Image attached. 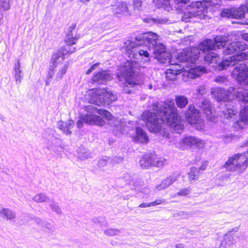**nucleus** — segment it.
Here are the masks:
<instances>
[{"mask_svg":"<svg viewBox=\"0 0 248 248\" xmlns=\"http://www.w3.org/2000/svg\"><path fill=\"white\" fill-rule=\"evenodd\" d=\"M77 24L73 23L68 29L66 37L65 39L66 44H75L80 37V35H76L74 37L72 33L73 31L75 30Z\"/></svg>","mask_w":248,"mask_h":248,"instance_id":"aec40b11","label":"nucleus"},{"mask_svg":"<svg viewBox=\"0 0 248 248\" xmlns=\"http://www.w3.org/2000/svg\"><path fill=\"white\" fill-rule=\"evenodd\" d=\"M98 113L101 115L103 118H105L107 120H110L111 119L112 115L107 110L99 109L98 110Z\"/></svg>","mask_w":248,"mask_h":248,"instance_id":"e433bc0d","label":"nucleus"},{"mask_svg":"<svg viewBox=\"0 0 248 248\" xmlns=\"http://www.w3.org/2000/svg\"><path fill=\"white\" fill-rule=\"evenodd\" d=\"M167 160L159 157L155 154H146L140 161V165L142 169H148L152 167H161L167 163Z\"/></svg>","mask_w":248,"mask_h":248,"instance_id":"6e6552de","label":"nucleus"},{"mask_svg":"<svg viewBox=\"0 0 248 248\" xmlns=\"http://www.w3.org/2000/svg\"><path fill=\"white\" fill-rule=\"evenodd\" d=\"M47 203L49 204L53 212H55L58 215H61L62 211L58 203L55 202L53 199H51V200L47 201Z\"/></svg>","mask_w":248,"mask_h":248,"instance_id":"473e14b6","label":"nucleus"},{"mask_svg":"<svg viewBox=\"0 0 248 248\" xmlns=\"http://www.w3.org/2000/svg\"><path fill=\"white\" fill-rule=\"evenodd\" d=\"M245 233L243 232L233 233V231L230 232L224 236L221 241L219 248H231L238 241L244 238Z\"/></svg>","mask_w":248,"mask_h":248,"instance_id":"1a4fd4ad","label":"nucleus"},{"mask_svg":"<svg viewBox=\"0 0 248 248\" xmlns=\"http://www.w3.org/2000/svg\"><path fill=\"white\" fill-rule=\"evenodd\" d=\"M68 124H64L63 123L62 121H61L60 124L59 125V129L62 131L63 130H65L66 127L67 126Z\"/></svg>","mask_w":248,"mask_h":248,"instance_id":"603ef678","label":"nucleus"},{"mask_svg":"<svg viewBox=\"0 0 248 248\" xmlns=\"http://www.w3.org/2000/svg\"><path fill=\"white\" fill-rule=\"evenodd\" d=\"M142 3V2L141 0H133V3L134 10L138 11L140 10Z\"/></svg>","mask_w":248,"mask_h":248,"instance_id":"c03bdc74","label":"nucleus"},{"mask_svg":"<svg viewBox=\"0 0 248 248\" xmlns=\"http://www.w3.org/2000/svg\"><path fill=\"white\" fill-rule=\"evenodd\" d=\"M176 180L177 177L176 176H170L162 181L159 185L156 186V188L159 190L165 189L176 181Z\"/></svg>","mask_w":248,"mask_h":248,"instance_id":"cd10ccee","label":"nucleus"},{"mask_svg":"<svg viewBox=\"0 0 248 248\" xmlns=\"http://www.w3.org/2000/svg\"><path fill=\"white\" fill-rule=\"evenodd\" d=\"M202 172L199 170L198 168L192 167L188 173V178L191 182L198 180Z\"/></svg>","mask_w":248,"mask_h":248,"instance_id":"c85d7f7f","label":"nucleus"},{"mask_svg":"<svg viewBox=\"0 0 248 248\" xmlns=\"http://www.w3.org/2000/svg\"><path fill=\"white\" fill-rule=\"evenodd\" d=\"M198 107L206 115L208 120L213 122L215 121L217 116L216 111L213 108L212 104L208 99H204L201 103L199 102Z\"/></svg>","mask_w":248,"mask_h":248,"instance_id":"9b49d317","label":"nucleus"},{"mask_svg":"<svg viewBox=\"0 0 248 248\" xmlns=\"http://www.w3.org/2000/svg\"><path fill=\"white\" fill-rule=\"evenodd\" d=\"M34 221L38 224H41L42 225V220L41 218L38 217H35L34 218Z\"/></svg>","mask_w":248,"mask_h":248,"instance_id":"6e6d98bb","label":"nucleus"},{"mask_svg":"<svg viewBox=\"0 0 248 248\" xmlns=\"http://www.w3.org/2000/svg\"><path fill=\"white\" fill-rule=\"evenodd\" d=\"M32 200L37 202H47L51 199L48 198L46 195L43 193H38L32 198Z\"/></svg>","mask_w":248,"mask_h":248,"instance_id":"f704fd0d","label":"nucleus"},{"mask_svg":"<svg viewBox=\"0 0 248 248\" xmlns=\"http://www.w3.org/2000/svg\"><path fill=\"white\" fill-rule=\"evenodd\" d=\"M123 160V157L121 156H115L114 157L111 158L110 157V162L112 164L119 163L122 162Z\"/></svg>","mask_w":248,"mask_h":248,"instance_id":"49530a36","label":"nucleus"},{"mask_svg":"<svg viewBox=\"0 0 248 248\" xmlns=\"http://www.w3.org/2000/svg\"><path fill=\"white\" fill-rule=\"evenodd\" d=\"M225 45V43L224 42V41H220V38L219 37V36L218 35V49H220V46H221L222 48Z\"/></svg>","mask_w":248,"mask_h":248,"instance_id":"5fc2aeb1","label":"nucleus"},{"mask_svg":"<svg viewBox=\"0 0 248 248\" xmlns=\"http://www.w3.org/2000/svg\"><path fill=\"white\" fill-rule=\"evenodd\" d=\"M0 119H1L2 121H3V119H4V117H3V116L1 115V116H0Z\"/></svg>","mask_w":248,"mask_h":248,"instance_id":"338daca9","label":"nucleus"},{"mask_svg":"<svg viewBox=\"0 0 248 248\" xmlns=\"http://www.w3.org/2000/svg\"><path fill=\"white\" fill-rule=\"evenodd\" d=\"M81 117L84 123L87 124H95L102 126L105 124L104 121L99 116L86 114Z\"/></svg>","mask_w":248,"mask_h":248,"instance_id":"a211bd4d","label":"nucleus"},{"mask_svg":"<svg viewBox=\"0 0 248 248\" xmlns=\"http://www.w3.org/2000/svg\"><path fill=\"white\" fill-rule=\"evenodd\" d=\"M56 63L55 62V61H54L52 63V65H50V67L48 71L46 76V78L45 81V84L46 86H48L52 81V78H53L54 75V68H55L56 66Z\"/></svg>","mask_w":248,"mask_h":248,"instance_id":"7c9ffc66","label":"nucleus"},{"mask_svg":"<svg viewBox=\"0 0 248 248\" xmlns=\"http://www.w3.org/2000/svg\"><path fill=\"white\" fill-rule=\"evenodd\" d=\"M148 88H149V89H152L153 88V86H152V84H149V85H148Z\"/></svg>","mask_w":248,"mask_h":248,"instance_id":"0e129e2a","label":"nucleus"},{"mask_svg":"<svg viewBox=\"0 0 248 248\" xmlns=\"http://www.w3.org/2000/svg\"><path fill=\"white\" fill-rule=\"evenodd\" d=\"M191 191V189L188 187L185 188L180 190L177 194V195L180 196H185L188 195Z\"/></svg>","mask_w":248,"mask_h":248,"instance_id":"37998d69","label":"nucleus"},{"mask_svg":"<svg viewBox=\"0 0 248 248\" xmlns=\"http://www.w3.org/2000/svg\"><path fill=\"white\" fill-rule=\"evenodd\" d=\"M90 0H80V1L82 3H86V2H89Z\"/></svg>","mask_w":248,"mask_h":248,"instance_id":"680f3d73","label":"nucleus"},{"mask_svg":"<svg viewBox=\"0 0 248 248\" xmlns=\"http://www.w3.org/2000/svg\"><path fill=\"white\" fill-rule=\"evenodd\" d=\"M120 232L121 231L117 229L110 228L104 231V233L109 236L119 235Z\"/></svg>","mask_w":248,"mask_h":248,"instance_id":"58836bf2","label":"nucleus"},{"mask_svg":"<svg viewBox=\"0 0 248 248\" xmlns=\"http://www.w3.org/2000/svg\"><path fill=\"white\" fill-rule=\"evenodd\" d=\"M111 9L114 15L122 14L128 10L127 5L125 2L121 1L116 4L112 5Z\"/></svg>","mask_w":248,"mask_h":248,"instance_id":"5701e85b","label":"nucleus"},{"mask_svg":"<svg viewBox=\"0 0 248 248\" xmlns=\"http://www.w3.org/2000/svg\"><path fill=\"white\" fill-rule=\"evenodd\" d=\"M83 123H84V122H83V121L82 120V119L81 117H80V118L79 119V120L78 121L77 123V127L78 128H81L83 125Z\"/></svg>","mask_w":248,"mask_h":248,"instance_id":"864d4df0","label":"nucleus"},{"mask_svg":"<svg viewBox=\"0 0 248 248\" xmlns=\"http://www.w3.org/2000/svg\"><path fill=\"white\" fill-rule=\"evenodd\" d=\"M214 81L215 82H217V77H216L214 79Z\"/></svg>","mask_w":248,"mask_h":248,"instance_id":"774afa93","label":"nucleus"},{"mask_svg":"<svg viewBox=\"0 0 248 248\" xmlns=\"http://www.w3.org/2000/svg\"><path fill=\"white\" fill-rule=\"evenodd\" d=\"M206 92V89L203 86H199L196 90V93L198 94V96H202Z\"/></svg>","mask_w":248,"mask_h":248,"instance_id":"a18cd8bd","label":"nucleus"},{"mask_svg":"<svg viewBox=\"0 0 248 248\" xmlns=\"http://www.w3.org/2000/svg\"><path fill=\"white\" fill-rule=\"evenodd\" d=\"M183 142L185 145L198 149L202 148L204 145L203 140L193 136L184 138L183 139Z\"/></svg>","mask_w":248,"mask_h":248,"instance_id":"f3484780","label":"nucleus"},{"mask_svg":"<svg viewBox=\"0 0 248 248\" xmlns=\"http://www.w3.org/2000/svg\"><path fill=\"white\" fill-rule=\"evenodd\" d=\"M176 248H184V245L183 244H178L175 246Z\"/></svg>","mask_w":248,"mask_h":248,"instance_id":"bf43d9fd","label":"nucleus"},{"mask_svg":"<svg viewBox=\"0 0 248 248\" xmlns=\"http://www.w3.org/2000/svg\"><path fill=\"white\" fill-rule=\"evenodd\" d=\"M185 118L190 124H198L201 121V112L193 105L190 104L185 111Z\"/></svg>","mask_w":248,"mask_h":248,"instance_id":"ddd939ff","label":"nucleus"},{"mask_svg":"<svg viewBox=\"0 0 248 248\" xmlns=\"http://www.w3.org/2000/svg\"><path fill=\"white\" fill-rule=\"evenodd\" d=\"M77 154L78 158H80L81 160L88 159L92 156L90 151L83 146H81L78 148Z\"/></svg>","mask_w":248,"mask_h":248,"instance_id":"bb28decb","label":"nucleus"},{"mask_svg":"<svg viewBox=\"0 0 248 248\" xmlns=\"http://www.w3.org/2000/svg\"><path fill=\"white\" fill-rule=\"evenodd\" d=\"M242 39L248 42V33H244L242 34Z\"/></svg>","mask_w":248,"mask_h":248,"instance_id":"4d7b16f0","label":"nucleus"},{"mask_svg":"<svg viewBox=\"0 0 248 248\" xmlns=\"http://www.w3.org/2000/svg\"><path fill=\"white\" fill-rule=\"evenodd\" d=\"M158 35L153 32H145L135 38L127 46V53L129 58L137 60H127L120 68L116 76L118 80L124 81L123 91L128 94L133 93L135 86L140 84L142 81L140 75V68L146 66L141 65L150 61V54L147 50L137 48V46L144 45L150 51L152 50L154 57L161 63H165L170 60V54L166 51V46L158 43Z\"/></svg>","mask_w":248,"mask_h":248,"instance_id":"f257e3e1","label":"nucleus"},{"mask_svg":"<svg viewBox=\"0 0 248 248\" xmlns=\"http://www.w3.org/2000/svg\"><path fill=\"white\" fill-rule=\"evenodd\" d=\"M220 16L222 17L232 18V8L223 9L220 13Z\"/></svg>","mask_w":248,"mask_h":248,"instance_id":"4c0bfd02","label":"nucleus"},{"mask_svg":"<svg viewBox=\"0 0 248 248\" xmlns=\"http://www.w3.org/2000/svg\"><path fill=\"white\" fill-rule=\"evenodd\" d=\"M112 78V75L109 71L102 70L95 73L92 77L93 82H96L99 84H104Z\"/></svg>","mask_w":248,"mask_h":248,"instance_id":"2eb2a0df","label":"nucleus"},{"mask_svg":"<svg viewBox=\"0 0 248 248\" xmlns=\"http://www.w3.org/2000/svg\"><path fill=\"white\" fill-rule=\"evenodd\" d=\"M240 116L239 120L234 123V127H237L239 126L242 128V126H241V123L243 124L248 123V106H247L241 110Z\"/></svg>","mask_w":248,"mask_h":248,"instance_id":"412c9836","label":"nucleus"},{"mask_svg":"<svg viewBox=\"0 0 248 248\" xmlns=\"http://www.w3.org/2000/svg\"><path fill=\"white\" fill-rule=\"evenodd\" d=\"M218 107L220 105H224L226 108L224 110H219L218 115L223 114L227 119L232 118L236 113V111L233 108L227 107L230 101L235 98L238 101L244 104L248 103V92L247 89L230 88L229 91L218 87Z\"/></svg>","mask_w":248,"mask_h":248,"instance_id":"7ed1b4c3","label":"nucleus"},{"mask_svg":"<svg viewBox=\"0 0 248 248\" xmlns=\"http://www.w3.org/2000/svg\"><path fill=\"white\" fill-rule=\"evenodd\" d=\"M124 178L126 179L128 181V183H130L131 181L133 182V188L137 191H141L142 186H143L144 182L143 180L140 178H136L133 179L131 178V176H130L129 174H125L124 176Z\"/></svg>","mask_w":248,"mask_h":248,"instance_id":"4be33fe9","label":"nucleus"},{"mask_svg":"<svg viewBox=\"0 0 248 248\" xmlns=\"http://www.w3.org/2000/svg\"><path fill=\"white\" fill-rule=\"evenodd\" d=\"M16 213L9 208H0V217L6 220H12L16 217Z\"/></svg>","mask_w":248,"mask_h":248,"instance_id":"b1692460","label":"nucleus"},{"mask_svg":"<svg viewBox=\"0 0 248 248\" xmlns=\"http://www.w3.org/2000/svg\"><path fill=\"white\" fill-rule=\"evenodd\" d=\"M132 139L136 143H147L149 141L147 133L140 127L136 128L135 134L132 136Z\"/></svg>","mask_w":248,"mask_h":248,"instance_id":"dca6fc26","label":"nucleus"},{"mask_svg":"<svg viewBox=\"0 0 248 248\" xmlns=\"http://www.w3.org/2000/svg\"><path fill=\"white\" fill-rule=\"evenodd\" d=\"M187 215V213L184 211H177L173 214V217L180 219L186 217Z\"/></svg>","mask_w":248,"mask_h":248,"instance_id":"79ce46f5","label":"nucleus"},{"mask_svg":"<svg viewBox=\"0 0 248 248\" xmlns=\"http://www.w3.org/2000/svg\"><path fill=\"white\" fill-rule=\"evenodd\" d=\"M132 197V195L130 194L127 195L125 197H124V199L128 200Z\"/></svg>","mask_w":248,"mask_h":248,"instance_id":"052dcab7","label":"nucleus"},{"mask_svg":"<svg viewBox=\"0 0 248 248\" xmlns=\"http://www.w3.org/2000/svg\"><path fill=\"white\" fill-rule=\"evenodd\" d=\"M200 50L193 48L189 51H183L178 55V60L181 63L177 64L175 70L168 69L166 72V78L167 80L174 81L177 79V76L185 70V66H187L188 63L194 64L196 62L200 57Z\"/></svg>","mask_w":248,"mask_h":248,"instance_id":"39448f33","label":"nucleus"},{"mask_svg":"<svg viewBox=\"0 0 248 248\" xmlns=\"http://www.w3.org/2000/svg\"><path fill=\"white\" fill-rule=\"evenodd\" d=\"M117 100V96L111 92H106L98 95L95 94L91 99L92 103L98 106L109 105Z\"/></svg>","mask_w":248,"mask_h":248,"instance_id":"9d476101","label":"nucleus"},{"mask_svg":"<svg viewBox=\"0 0 248 248\" xmlns=\"http://www.w3.org/2000/svg\"><path fill=\"white\" fill-rule=\"evenodd\" d=\"M248 166V156L244 152L235 154L229 158L222 169H225L229 171H238L241 172Z\"/></svg>","mask_w":248,"mask_h":248,"instance_id":"0eeeda50","label":"nucleus"},{"mask_svg":"<svg viewBox=\"0 0 248 248\" xmlns=\"http://www.w3.org/2000/svg\"><path fill=\"white\" fill-rule=\"evenodd\" d=\"M99 63H95L92 65L90 68L88 69V70L86 71V75H89L94 70H95L97 67L98 66Z\"/></svg>","mask_w":248,"mask_h":248,"instance_id":"de8ad7c7","label":"nucleus"},{"mask_svg":"<svg viewBox=\"0 0 248 248\" xmlns=\"http://www.w3.org/2000/svg\"><path fill=\"white\" fill-rule=\"evenodd\" d=\"M217 47V35L214 36L213 40L207 38L201 42L199 45V48L205 54L203 56L204 61L207 64H213L212 66H217V54L213 52Z\"/></svg>","mask_w":248,"mask_h":248,"instance_id":"423d86ee","label":"nucleus"},{"mask_svg":"<svg viewBox=\"0 0 248 248\" xmlns=\"http://www.w3.org/2000/svg\"><path fill=\"white\" fill-rule=\"evenodd\" d=\"M247 12L248 13V2L239 8L232 7V18L242 19L245 17Z\"/></svg>","mask_w":248,"mask_h":248,"instance_id":"6ab92c4d","label":"nucleus"},{"mask_svg":"<svg viewBox=\"0 0 248 248\" xmlns=\"http://www.w3.org/2000/svg\"><path fill=\"white\" fill-rule=\"evenodd\" d=\"M14 70L15 71V79L16 84H19L21 82L22 78V71L21 69V65L19 60H18L15 64Z\"/></svg>","mask_w":248,"mask_h":248,"instance_id":"393cba45","label":"nucleus"},{"mask_svg":"<svg viewBox=\"0 0 248 248\" xmlns=\"http://www.w3.org/2000/svg\"><path fill=\"white\" fill-rule=\"evenodd\" d=\"M233 74L236 75L237 80L248 86V67L245 64H240L234 67Z\"/></svg>","mask_w":248,"mask_h":248,"instance_id":"4468645a","label":"nucleus"},{"mask_svg":"<svg viewBox=\"0 0 248 248\" xmlns=\"http://www.w3.org/2000/svg\"><path fill=\"white\" fill-rule=\"evenodd\" d=\"M92 221L94 224H96L100 226H104L106 224L104 218L102 217L93 218Z\"/></svg>","mask_w":248,"mask_h":248,"instance_id":"a19ab883","label":"nucleus"},{"mask_svg":"<svg viewBox=\"0 0 248 248\" xmlns=\"http://www.w3.org/2000/svg\"><path fill=\"white\" fill-rule=\"evenodd\" d=\"M71 124L70 123H69L67 126L66 127L65 130H63V132L66 135H71L72 133L71 131H70V129L71 128Z\"/></svg>","mask_w":248,"mask_h":248,"instance_id":"3c124183","label":"nucleus"},{"mask_svg":"<svg viewBox=\"0 0 248 248\" xmlns=\"http://www.w3.org/2000/svg\"><path fill=\"white\" fill-rule=\"evenodd\" d=\"M143 21L146 23H154L156 22V20L150 16H148L143 19Z\"/></svg>","mask_w":248,"mask_h":248,"instance_id":"09e8293b","label":"nucleus"},{"mask_svg":"<svg viewBox=\"0 0 248 248\" xmlns=\"http://www.w3.org/2000/svg\"><path fill=\"white\" fill-rule=\"evenodd\" d=\"M11 0H0V23L3 19V12L10 9Z\"/></svg>","mask_w":248,"mask_h":248,"instance_id":"a878e982","label":"nucleus"},{"mask_svg":"<svg viewBox=\"0 0 248 248\" xmlns=\"http://www.w3.org/2000/svg\"><path fill=\"white\" fill-rule=\"evenodd\" d=\"M73 45L66 44V46L61 48L56 53L52 55L51 59L56 63L62 61L68 55L76 51V48L72 46Z\"/></svg>","mask_w":248,"mask_h":248,"instance_id":"f8f14e48","label":"nucleus"},{"mask_svg":"<svg viewBox=\"0 0 248 248\" xmlns=\"http://www.w3.org/2000/svg\"><path fill=\"white\" fill-rule=\"evenodd\" d=\"M247 48V45L242 41L233 42L222 50L224 55H231L218 63V71L227 69L230 65H234L237 62L248 59V52H243Z\"/></svg>","mask_w":248,"mask_h":248,"instance_id":"20e7f679","label":"nucleus"},{"mask_svg":"<svg viewBox=\"0 0 248 248\" xmlns=\"http://www.w3.org/2000/svg\"><path fill=\"white\" fill-rule=\"evenodd\" d=\"M208 164V161H204L202 163L201 167L198 168L199 169V170L202 172V171L206 169Z\"/></svg>","mask_w":248,"mask_h":248,"instance_id":"8fccbe9b","label":"nucleus"},{"mask_svg":"<svg viewBox=\"0 0 248 248\" xmlns=\"http://www.w3.org/2000/svg\"><path fill=\"white\" fill-rule=\"evenodd\" d=\"M42 226L44 228V231L48 233L52 232L55 230V227L54 225L46 221H44L42 223Z\"/></svg>","mask_w":248,"mask_h":248,"instance_id":"c9c22d12","label":"nucleus"},{"mask_svg":"<svg viewBox=\"0 0 248 248\" xmlns=\"http://www.w3.org/2000/svg\"><path fill=\"white\" fill-rule=\"evenodd\" d=\"M110 157L104 156L100 158L97 164V165L99 168L104 167L108 164V162H110Z\"/></svg>","mask_w":248,"mask_h":248,"instance_id":"ea45409f","label":"nucleus"},{"mask_svg":"<svg viewBox=\"0 0 248 248\" xmlns=\"http://www.w3.org/2000/svg\"><path fill=\"white\" fill-rule=\"evenodd\" d=\"M154 111H144L142 119L146 123L149 130L159 132L161 130L162 123H166L176 133H181L183 125L180 124L181 117L173 101L165 102L162 105L155 104L153 106Z\"/></svg>","mask_w":248,"mask_h":248,"instance_id":"f03ea898","label":"nucleus"},{"mask_svg":"<svg viewBox=\"0 0 248 248\" xmlns=\"http://www.w3.org/2000/svg\"><path fill=\"white\" fill-rule=\"evenodd\" d=\"M69 67V63L67 62L65 63L61 69L57 73L56 78H54V81L57 82L60 81L65 74L68 68Z\"/></svg>","mask_w":248,"mask_h":248,"instance_id":"2f4dec72","label":"nucleus"},{"mask_svg":"<svg viewBox=\"0 0 248 248\" xmlns=\"http://www.w3.org/2000/svg\"><path fill=\"white\" fill-rule=\"evenodd\" d=\"M177 107L180 108H183L188 103V98L183 95H176L175 99Z\"/></svg>","mask_w":248,"mask_h":248,"instance_id":"c756f323","label":"nucleus"},{"mask_svg":"<svg viewBox=\"0 0 248 248\" xmlns=\"http://www.w3.org/2000/svg\"><path fill=\"white\" fill-rule=\"evenodd\" d=\"M206 2L209 3L210 5H214L216 4L217 3L214 2L213 0H204ZM215 1H217V0H215Z\"/></svg>","mask_w":248,"mask_h":248,"instance_id":"13d9d810","label":"nucleus"},{"mask_svg":"<svg viewBox=\"0 0 248 248\" xmlns=\"http://www.w3.org/2000/svg\"><path fill=\"white\" fill-rule=\"evenodd\" d=\"M244 146H248V140L245 143V145Z\"/></svg>","mask_w":248,"mask_h":248,"instance_id":"69168bd1","label":"nucleus"},{"mask_svg":"<svg viewBox=\"0 0 248 248\" xmlns=\"http://www.w3.org/2000/svg\"><path fill=\"white\" fill-rule=\"evenodd\" d=\"M165 202L164 199H157L155 201L151 202H143L141 203L139 207L140 208H146L150 206H156Z\"/></svg>","mask_w":248,"mask_h":248,"instance_id":"72a5a7b5","label":"nucleus"},{"mask_svg":"<svg viewBox=\"0 0 248 248\" xmlns=\"http://www.w3.org/2000/svg\"><path fill=\"white\" fill-rule=\"evenodd\" d=\"M212 93L214 95L215 99L217 100V96L216 95L215 93H214L213 92H212Z\"/></svg>","mask_w":248,"mask_h":248,"instance_id":"e2e57ef3","label":"nucleus"}]
</instances>
